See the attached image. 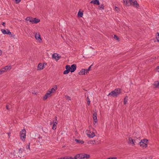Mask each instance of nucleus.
Returning <instances> with one entry per match:
<instances>
[{"mask_svg":"<svg viewBox=\"0 0 159 159\" xmlns=\"http://www.w3.org/2000/svg\"><path fill=\"white\" fill-rule=\"evenodd\" d=\"M121 92V90L120 89H115L114 91L111 92L108 95L111 96L116 97Z\"/></svg>","mask_w":159,"mask_h":159,"instance_id":"nucleus-1","label":"nucleus"},{"mask_svg":"<svg viewBox=\"0 0 159 159\" xmlns=\"http://www.w3.org/2000/svg\"><path fill=\"white\" fill-rule=\"evenodd\" d=\"M148 141V140L146 139L141 140L139 142L140 146L143 148L147 147Z\"/></svg>","mask_w":159,"mask_h":159,"instance_id":"nucleus-2","label":"nucleus"},{"mask_svg":"<svg viewBox=\"0 0 159 159\" xmlns=\"http://www.w3.org/2000/svg\"><path fill=\"white\" fill-rule=\"evenodd\" d=\"M26 133V131L25 129H22L20 133V139L24 142L25 140Z\"/></svg>","mask_w":159,"mask_h":159,"instance_id":"nucleus-3","label":"nucleus"},{"mask_svg":"<svg viewBox=\"0 0 159 159\" xmlns=\"http://www.w3.org/2000/svg\"><path fill=\"white\" fill-rule=\"evenodd\" d=\"M86 133L88 137L89 138H93L95 135L93 132H91L90 131L89 132V130L86 131Z\"/></svg>","mask_w":159,"mask_h":159,"instance_id":"nucleus-4","label":"nucleus"},{"mask_svg":"<svg viewBox=\"0 0 159 159\" xmlns=\"http://www.w3.org/2000/svg\"><path fill=\"white\" fill-rule=\"evenodd\" d=\"M81 159H88L90 157V155L89 154H80Z\"/></svg>","mask_w":159,"mask_h":159,"instance_id":"nucleus-5","label":"nucleus"},{"mask_svg":"<svg viewBox=\"0 0 159 159\" xmlns=\"http://www.w3.org/2000/svg\"><path fill=\"white\" fill-rule=\"evenodd\" d=\"M70 71L71 72H73L76 70V64H73L71 66H70Z\"/></svg>","mask_w":159,"mask_h":159,"instance_id":"nucleus-6","label":"nucleus"},{"mask_svg":"<svg viewBox=\"0 0 159 159\" xmlns=\"http://www.w3.org/2000/svg\"><path fill=\"white\" fill-rule=\"evenodd\" d=\"M51 96V93L48 91L47 93L43 97V100H45L49 97Z\"/></svg>","mask_w":159,"mask_h":159,"instance_id":"nucleus-7","label":"nucleus"},{"mask_svg":"<svg viewBox=\"0 0 159 159\" xmlns=\"http://www.w3.org/2000/svg\"><path fill=\"white\" fill-rule=\"evenodd\" d=\"M44 63H40L38 64L37 67V70H43L44 67Z\"/></svg>","mask_w":159,"mask_h":159,"instance_id":"nucleus-8","label":"nucleus"},{"mask_svg":"<svg viewBox=\"0 0 159 159\" xmlns=\"http://www.w3.org/2000/svg\"><path fill=\"white\" fill-rule=\"evenodd\" d=\"M66 70L64 71L63 74H68L70 71V66L69 65H66Z\"/></svg>","mask_w":159,"mask_h":159,"instance_id":"nucleus-9","label":"nucleus"},{"mask_svg":"<svg viewBox=\"0 0 159 159\" xmlns=\"http://www.w3.org/2000/svg\"><path fill=\"white\" fill-rule=\"evenodd\" d=\"M52 57L55 59L56 61H58L61 58V56H58L57 53H54L52 55Z\"/></svg>","mask_w":159,"mask_h":159,"instance_id":"nucleus-10","label":"nucleus"},{"mask_svg":"<svg viewBox=\"0 0 159 159\" xmlns=\"http://www.w3.org/2000/svg\"><path fill=\"white\" fill-rule=\"evenodd\" d=\"M1 31L4 34H11V32H10V30L8 29L5 30L4 29H2Z\"/></svg>","mask_w":159,"mask_h":159,"instance_id":"nucleus-11","label":"nucleus"},{"mask_svg":"<svg viewBox=\"0 0 159 159\" xmlns=\"http://www.w3.org/2000/svg\"><path fill=\"white\" fill-rule=\"evenodd\" d=\"M90 3H93L94 5H98L100 4L99 1L98 0H93L90 2Z\"/></svg>","mask_w":159,"mask_h":159,"instance_id":"nucleus-12","label":"nucleus"},{"mask_svg":"<svg viewBox=\"0 0 159 159\" xmlns=\"http://www.w3.org/2000/svg\"><path fill=\"white\" fill-rule=\"evenodd\" d=\"M132 5L133 7H135L137 8H139V5L138 3L136 1L133 2V4Z\"/></svg>","mask_w":159,"mask_h":159,"instance_id":"nucleus-13","label":"nucleus"},{"mask_svg":"<svg viewBox=\"0 0 159 159\" xmlns=\"http://www.w3.org/2000/svg\"><path fill=\"white\" fill-rule=\"evenodd\" d=\"M57 89V85H55L54 86L53 88H52L50 90H49L48 91L52 94L54 93Z\"/></svg>","mask_w":159,"mask_h":159,"instance_id":"nucleus-14","label":"nucleus"},{"mask_svg":"<svg viewBox=\"0 0 159 159\" xmlns=\"http://www.w3.org/2000/svg\"><path fill=\"white\" fill-rule=\"evenodd\" d=\"M129 143L130 144H132L133 145H135L134 144L135 141L134 139H133L129 137Z\"/></svg>","mask_w":159,"mask_h":159,"instance_id":"nucleus-15","label":"nucleus"},{"mask_svg":"<svg viewBox=\"0 0 159 159\" xmlns=\"http://www.w3.org/2000/svg\"><path fill=\"white\" fill-rule=\"evenodd\" d=\"M79 75H84L85 74V70L84 69H83L81 70L78 73Z\"/></svg>","mask_w":159,"mask_h":159,"instance_id":"nucleus-16","label":"nucleus"},{"mask_svg":"<svg viewBox=\"0 0 159 159\" xmlns=\"http://www.w3.org/2000/svg\"><path fill=\"white\" fill-rule=\"evenodd\" d=\"M57 123L56 122H53V125H52V129L53 130H55L57 128Z\"/></svg>","mask_w":159,"mask_h":159,"instance_id":"nucleus-17","label":"nucleus"},{"mask_svg":"<svg viewBox=\"0 0 159 159\" xmlns=\"http://www.w3.org/2000/svg\"><path fill=\"white\" fill-rule=\"evenodd\" d=\"M135 141L134 142V144H139L140 140V139L139 138H137L136 139H134Z\"/></svg>","mask_w":159,"mask_h":159,"instance_id":"nucleus-18","label":"nucleus"},{"mask_svg":"<svg viewBox=\"0 0 159 159\" xmlns=\"http://www.w3.org/2000/svg\"><path fill=\"white\" fill-rule=\"evenodd\" d=\"M5 70L6 71L10 70L11 68V66H7L5 67Z\"/></svg>","mask_w":159,"mask_h":159,"instance_id":"nucleus-19","label":"nucleus"},{"mask_svg":"<svg viewBox=\"0 0 159 159\" xmlns=\"http://www.w3.org/2000/svg\"><path fill=\"white\" fill-rule=\"evenodd\" d=\"M154 85L156 88H159V81H155Z\"/></svg>","mask_w":159,"mask_h":159,"instance_id":"nucleus-20","label":"nucleus"},{"mask_svg":"<svg viewBox=\"0 0 159 159\" xmlns=\"http://www.w3.org/2000/svg\"><path fill=\"white\" fill-rule=\"evenodd\" d=\"M74 159H81L80 154L76 155L75 156Z\"/></svg>","mask_w":159,"mask_h":159,"instance_id":"nucleus-21","label":"nucleus"},{"mask_svg":"<svg viewBox=\"0 0 159 159\" xmlns=\"http://www.w3.org/2000/svg\"><path fill=\"white\" fill-rule=\"evenodd\" d=\"M93 124L94 125H96V124L98 121L97 117H93Z\"/></svg>","mask_w":159,"mask_h":159,"instance_id":"nucleus-22","label":"nucleus"},{"mask_svg":"<svg viewBox=\"0 0 159 159\" xmlns=\"http://www.w3.org/2000/svg\"><path fill=\"white\" fill-rule=\"evenodd\" d=\"M75 141L78 143L83 144L84 143V142L83 141H81L80 140L75 139Z\"/></svg>","mask_w":159,"mask_h":159,"instance_id":"nucleus-23","label":"nucleus"},{"mask_svg":"<svg viewBox=\"0 0 159 159\" xmlns=\"http://www.w3.org/2000/svg\"><path fill=\"white\" fill-rule=\"evenodd\" d=\"M127 96H126V97H125L124 98V105H125L127 102V101H128V98H127Z\"/></svg>","mask_w":159,"mask_h":159,"instance_id":"nucleus-24","label":"nucleus"},{"mask_svg":"<svg viewBox=\"0 0 159 159\" xmlns=\"http://www.w3.org/2000/svg\"><path fill=\"white\" fill-rule=\"evenodd\" d=\"M35 38L36 39H40V36L39 34L36 33L35 34Z\"/></svg>","mask_w":159,"mask_h":159,"instance_id":"nucleus-25","label":"nucleus"},{"mask_svg":"<svg viewBox=\"0 0 159 159\" xmlns=\"http://www.w3.org/2000/svg\"><path fill=\"white\" fill-rule=\"evenodd\" d=\"M45 139V138L44 137H39V142L42 143V142L43 141V140H44V139Z\"/></svg>","mask_w":159,"mask_h":159,"instance_id":"nucleus-26","label":"nucleus"},{"mask_svg":"<svg viewBox=\"0 0 159 159\" xmlns=\"http://www.w3.org/2000/svg\"><path fill=\"white\" fill-rule=\"evenodd\" d=\"M115 10L117 12H119L120 11V9L116 6L115 7Z\"/></svg>","mask_w":159,"mask_h":159,"instance_id":"nucleus-27","label":"nucleus"},{"mask_svg":"<svg viewBox=\"0 0 159 159\" xmlns=\"http://www.w3.org/2000/svg\"><path fill=\"white\" fill-rule=\"evenodd\" d=\"M5 69L4 68H3L0 70L1 74H2L5 72H6Z\"/></svg>","mask_w":159,"mask_h":159,"instance_id":"nucleus-28","label":"nucleus"},{"mask_svg":"<svg viewBox=\"0 0 159 159\" xmlns=\"http://www.w3.org/2000/svg\"><path fill=\"white\" fill-rule=\"evenodd\" d=\"M78 15L80 17H82L83 16V13L79 11L78 12Z\"/></svg>","mask_w":159,"mask_h":159,"instance_id":"nucleus-29","label":"nucleus"},{"mask_svg":"<svg viewBox=\"0 0 159 159\" xmlns=\"http://www.w3.org/2000/svg\"><path fill=\"white\" fill-rule=\"evenodd\" d=\"M34 23L35 24L37 23L40 21V20L39 19H37L36 18H34Z\"/></svg>","mask_w":159,"mask_h":159,"instance_id":"nucleus-30","label":"nucleus"},{"mask_svg":"<svg viewBox=\"0 0 159 159\" xmlns=\"http://www.w3.org/2000/svg\"><path fill=\"white\" fill-rule=\"evenodd\" d=\"M123 2L124 3L128 6V4H129V1H127V0H123Z\"/></svg>","mask_w":159,"mask_h":159,"instance_id":"nucleus-31","label":"nucleus"},{"mask_svg":"<svg viewBox=\"0 0 159 159\" xmlns=\"http://www.w3.org/2000/svg\"><path fill=\"white\" fill-rule=\"evenodd\" d=\"M99 9H102L104 10V7L103 4H101L100 6L98 7Z\"/></svg>","mask_w":159,"mask_h":159,"instance_id":"nucleus-32","label":"nucleus"},{"mask_svg":"<svg viewBox=\"0 0 159 159\" xmlns=\"http://www.w3.org/2000/svg\"><path fill=\"white\" fill-rule=\"evenodd\" d=\"M31 18H32V17H28L26 18V19H25V20H26L29 21H30V22Z\"/></svg>","mask_w":159,"mask_h":159,"instance_id":"nucleus-33","label":"nucleus"},{"mask_svg":"<svg viewBox=\"0 0 159 159\" xmlns=\"http://www.w3.org/2000/svg\"><path fill=\"white\" fill-rule=\"evenodd\" d=\"M65 98L67 100H70L71 99L70 97L67 95L65 96Z\"/></svg>","mask_w":159,"mask_h":159,"instance_id":"nucleus-34","label":"nucleus"},{"mask_svg":"<svg viewBox=\"0 0 159 159\" xmlns=\"http://www.w3.org/2000/svg\"><path fill=\"white\" fill-rule=\"evenodd\" d=\"M34 18H32L31 19V21L30 22H31L32 23V24H35L34 23Z\"/></svg>","mask_w":159,"mask_h":159,"instance_id":"nucleus-35","label":"nucleus"},{"mask_svg":"<svg viewBox=\"0 0 159 159\" xmlns=\"http://www.w3.org/2000/svg\"><path fill=\"white\" fill-rule=\"evenodd\" d=\"M87 104H88V105H90V99H89V98L88 97H87Z\"/></svg>","mask_w":159,"mask_h":159,"instance_id":"nucleus-36","label":"nucleus"},{"mask_svg":"<svg viewBox=\"0 0 159 159\" xmlns=\"http://www.w3.org/2000/svg\"><path fill=\"white\" fill-rule=\"evenodd\" d=\"M129 4L128 5V6H129L132 5V3H133V2L132 0H129Z\"/></svg>","mask_w":159,"mask_h":159,"instance_id":"nucleus-37","label":"nucleus"},{"mask_svg":"<svg viewBox=\"0 0 159 159\" xmlns=\"http://www.w3.org/2000/svg\"><path fill=\"white\" fill-rule=\"evenodd\" d=\"M23 152V150L21 148H20L19 149V153H22Z\"/></svg>","mask_w":159,"mask_h":159,"instance_id":"nucleus-38","label":"nucleus"},{"mask_svg":"<svg viewBox=\"0 0 159 159\" xmlns=\"http://www.w3.org/2000/svg\"><path fill=\"white\" fill-rule=\"evenodd\" d=\"M16 3L18 4L21 2V0H15Z\"/></svg>","mask_w":159,"mask_h":159,"instance_id":"nucleus-39","label":"nucleus"},{"mask_svg":"<svg viewBox=\"0 0 159 159\" xmlns=\"http://www.w3.org/2000/svg\"><path fill=\"white\" fill-rule=\"evenodd\" d=\"M9 34V35L11 37H14L15 36V35H14V34L13 33H11V34Z\"/></svg>","mask_w":159,"mask_h":159,"instance_id":"nucleus-40","label":"nucleus"},{"mask_svg":"<svg viewBox=\"0 0 159 159\" xmlns=\"http://www.w3.org/2000/svg\"><path fill=\"white\" fill-rule=\"evenodd\" d=\"M114 38L116 39L117 40H119V39L118 37L116 35H114Z\"/></svg>","mask_w":159,"mask_h":159,"instance_id":"nucleus-41","label":"nucleus"},{"mask_svg":"<svg viewBox=\"0 0 159 159\" xmlns=\"http://www.w3.org/2000/svg\"><path fill=\"white\" fill-rule=\"evenodd\" d=\"M95 142V140L91 141L90 142V143H91V144H94V143Z\"/></svg>","mask_w":159,"mask_h":159,"instance_id":"nucleus-42","label":"nucleus"},{"mask_svg":"<svg viewBox=\"0 0 159 159\" xmlns=\"http://www.w3.org/2000/svg\"><path fill=\"white\" fill-rule=\"evenodd\" d=\"M158 35L156 37L157 39L158 42H159V33H157Z\"/></svg>","mask_w":159,"mask_h":159,"instance_id":"nucleus-43","label":"nucleus"},{"mask_svg":"<svg viewBox=\"0 0 159 159\" xmlns=\"http://www.w3.org/2000/svg\"><path fill=\"white\" fill-rule=\"evenodd\" d=\"M66 159H74L73 157H66Z\"/></svg>","mask_w":159,"mask_h":159,"instance_id":"nucleus-44","label":"nucleus"},{"mask_svg":"<svg viewBox=\"0 0 159 159\" xmlns=\"http://www.w3.org/2000/svg\"><path fill=\"white\" fill-rule=\"evenodd\" d=\"M6 108H7V109L8 110H9V105H6Z\"/></svg>","mask_w":159,"mask_h":159,"instance_id":"nucleus-45","label":"nucleus"},{"mask_svg":"<svg viewBox=\"0 0 159 159\" xmlns=\"http://www.w3.org/2000/svg\"><path fill=\"white\" fill-rule=\"evenodd\" d=\"M93 65H91L89 67V68L87 69V70H90V69L91 68V66H92Z\"/></svg>","mask_w":159,"mask_h":159,"instance_id":"nucleus-46","label":"nucleus"},{"mask_svg":"<svg viewBox=\"0 0 159 159\" xmlns=\"http://www.w3.org/2000/svg\"><path fill=\"white\" fill-rule=\"evenodd\" d=\"M97 113L96 112H94L93 114V117H97Z\"/></svg>","mask_w":159,"mask_h":159,"instance_id":"nucleus-47","label":"nucleus"},{"mask_svg":"<svg viewBox=\"0 0 159 159\" xmlns=\"http://www.w3.org/2000/svg\"><path fill=\"white\" fill-rule=\"evenodd\" d=\"M30 143H29V145L26 147V149H30Z\"/></svg>","mask_w":159,"mask_h":159,"instance_id":"nucleus-48","label":"nucleus"},{"mask_svg":"<svg viewBox=\"0 0 159 159\" xmlns=\"http://www.w3.org/2000/svg\"><path fill=\"white\" fill-rule=\"evenodd\" d=\"M156 69H157V71L158 72H159V66L157 67Z\"/></svg>","mask_w":159,"mask_h":159,"instance_id":"nucleus-49","label":"nucleus"},{"mask_svg":"<svg viewBox=\"0 0 159 159\" xmlns=\"http://www.w3.org/2000/svg\"><path fill=\"white\" fill-rule=\"evenodd\" d=\"M84 69L85 70V73H87L88 72L89 70H87V69Z\"/></svg>","mask_w":159,"mask_h":159,"instance_id":"nucleus-50","label":"nucleus"},{"mask_svg":"<svg viewBox=\"0 0 159 159\" xmlns=\"http://www.w3.org/2000/svg\"><path fill=\"white\" fill-rule=\"evenodd\" d=\"M2 25L4 26H5V23L4 22H2Z\"/></svg>","mask_w":159,"mask_h":159,"instance_id":"nucleus-51","label":"nucleus"},{"mask_svg":"<svg viewBox=\"0 0 159 159\" xmlns=\"http://www.w3.org/2000/svg\"><path fill=\"white\" fill-rule=\"evenodd\" d=\"M2 53V51L0 50V55H1Z\"/></svg>","mask_w":159,"mask_h":159,"instance_id":"nucleus-52","label":"nucleus"},{"mask_svg":"<svg viewBox=\"0 0 159 159\" xmlns=\"http://www.w3.org/2000/svg\"><path fill=\"white\" fill-rule=\"evenodd\" d=\"M150 159H152V157H150L149 158Z\"/></svg>","mask_w":159,"mask_h":159,"instance_id":"nucleus-53","label":"nucleus"},{"mask_svg":"<svg viewBox=\"0 0 159 159\" xmlns=\"http://www.w3.org/2000/svg\"><path fill=\"white\" fill-rule=\"evenodd\" d=\"M44 64H45V65H47V63H44Z\"/></svg>","mask_w":159,"mask_h":159,"instance_id":"nucleus-54","label":"nucleus"},{"mask_svg":"<svg viewBox=\"0 0 159 159\" xmlns=\"http://www.w3.org/2000/svg\"><path fill=\"white\" fill-rule=\"evenodd\" d=\"M56 120H57V117H56Z\"/></svg>","mask_w":159,"mask_h":159,"instance_id":"nucleus-55","label":"nucleus"},{"mask_svg":"<svg viewBox=\"0 0 159 159\" xmlns=\"http://www.w3.org/2000/svg\"><path fill=\"white\" fill-rule=\"evenodd\" d=\"M50 124H52V123L51 122Z\"/></svg>","mask_w":159,"mask_h":159,"instance_id":"nucleus-56","label":"nucleus"}]
</instances>
